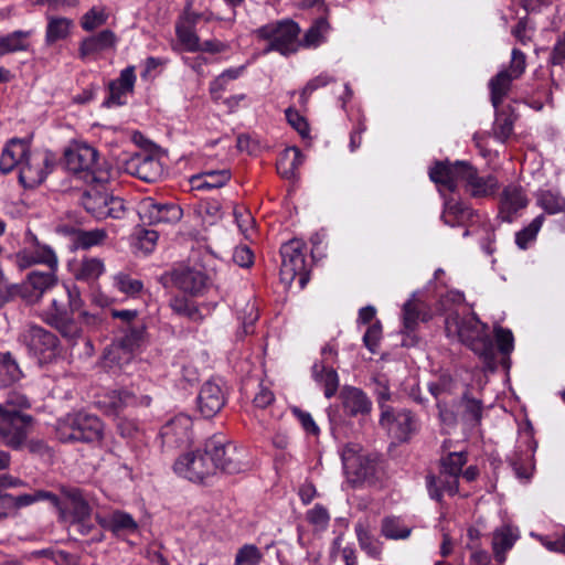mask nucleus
<instances>
[{
  "label": "nucleus",
  "instance_id": "50",
  "mask_svg": "<svg viewBox=\"0 0 565 565\" xmlns=\"http://www.w3.org/2000/svg\"><path fill=\"white\" fill-rule=\"evenodd\" d=\"M109 14L104 6H94L81 18V26L86 32H92L106 24Z\"/></svg>",
  "mask_w": 565,
  "mask_h": 565
},
{
  "label": "nucleus",
  "instance_id": "12",
  "mask_svg": "<svg viewBox=\"0 0 565 565\" xmlns=\"http://www.w3.org/2000/svg\"><path fill=\"white\" fill-rule=\"evenodd\" d=\"M55 166V156L50 150H32L22 161L18 180L24 189L42 184Z\"/></svg>",
  "mask_w": 565,
  "mask_h": 565
},
{
  "label": "nucleus",
  "instance_id": "15",
  "mask_svg": "<svg viewBox=\"0 0 565 565\" xmlns=\"http://www.w3.org/2000/svg\"><path fill=\"white\" fill-rule=\"evenodd\" d=\"M74 313L65 302L52 299L51 303L39 313V318L56 329L63 338L74 341L82 333V329L74 319Z\"/></svg>",
  "mask_w": 565,
  "mask_h": 565
},
{
  "label": "nucleus",
  "instance_id": "56",
  "mask_svg": "<svg viewBox=\"0 0 565 565\" xmlns=\"http://www.w3.org/2000/svg\"><path fill=\"white\" fill-rule=\"evenodd\" d=\"M21 292L19 284H12L6 276L4 269L0 264V309L7 303L13 301Z\"/></svg>",
  "mask_w": 565,
  "mask_h": 565
},
{
  "label": "nucleus",
  "instance_id": "14",
  "mask_svg": "<svg viewBox=\"0 0 565 565\" xmlns=\"http://www.w3.org/2000/svg\"><path fill=\"white\" fill-rule=\"evenodd\" d=\"M32 422L30 415L17 409H7L0 405V444L19 449L26 440L28 427Z\"/></svg>",
  "mask_w": 565,
  "mask_h": 565
},
{
  "label": "nucleus",
  "instance_id": "51",
  "mask_svg": "<svg viewBox=\"0 0 565 565\" xmlns=\"http://www.w3.org/2000/svg\"><path fill=\"white\" fill-rule=\"evenodd\" d=\"M544 220V214H540L527 226L516 232L515 244L520 249H526L536 239Z\"/></svg>",
  "mask_w": 565,
  "mask_h": 565
},
{
  "label": "nucleus",
  "instance_id": "62",
  "mask_svg": "<svg viewBox=\"0 0 565 565\" xmlns=\"http://www.w3.org/2000/svg\"><path fill=\"white\" fill-rule=\"evenodd\" d=\"M494 337L502 354H510L513 351L514 338L510 329L498 326L494 328Z\"/></svg>",
  "mask_w": 565,
  "mask_h": 565
},
{
  "label": "nucleus",
  "instance_id": "22",
  "mask_svg": "<svg viewBox=\"0 0 565 565\" xmlns=\"http://www.w3.org/2000/svg\"><path fill=\"white\" fill-rule=\"evenodd\" d=\"M126 171L138 179L151 183L161 175L162 167L158 159L148 153H135L125 163Z\"/></svg>",
  "mask_w": 565,
  "mask_h": 565
},
{
  "label": "nucleus",
  "instance_id": "32",
  "mask_svg": "<svg viewBox=\"0 0 565 565\" xmlns=\"http://www.w3.org/2000/svg\"><path fill=\"white\" fill-rule=\"evenodd\" d=\"M475 216L476 212L469 205L463 202L450 200L445 203L441 220L446 225L454 227L472 221Z\"/></svg>",
  "mask_w": 565,
  "mask_h": 565
},
{
  "label": "nucleus",
  "instance_id": "4",
  "mask_svg": "<svg viewBox=\"0 0 565 565\" xmlns=\"http://www.w3.org/2000/svg\"><path fill=\"white\" fill-rule=\"evenodd\" d=\"M64 160L67 170L87 184H104L110 179L106 161L85 142H73L64 151Z\"/></svg>",
  "mask_w": 565,
  "mask_h": 565
},
{
  "label": "nucleus",
  "instance_id": "58",
  "mask_svg": "<svg viewBox=\"0 0 565 565\" xmlns=\"http://www.w3.org/2000/svg\"><path fill=\"white\" fill-rule=\"evenodd\" d=\"M420 319L424 320L425 318L422 317L418 303L414 299L407 300L403 306L404 328L409 332L414 331Z\"/></svg>",
  "mask_w": 565,
  "mask_h": 565
},
{
  "label": "nucleus",
  "instance_id": "5",
  "mask_svg": "<svg viewBox=\"0 0 565 565\" xmlns=\"http://www.w3.org/2000/svg\"><path fill=\"white\" fill-rule=\"evenodd\" d=\"M341 460L348 481L354 486L375 484L384 476L385 461L377 452H362L356 444H347Z\"/></svg>",
  "mask_w": 565,
  "mask_h": 565
},
{
  "label": "nucleus",
  "instance_id": "45",
  "mask_svg": "<svg viewBox=\"0 0 565 565\" xmlns=\"http://www.w3.org/2000/svg\"><path fill=\"white\" fill-rule=\"evenodd\" d=\"M330 24L324 17L316 19L312 25L306 31L300 45L305 47H317L326 41Z\"/></svg>",
  "mask_w": 565,
  "mask_h": 565
},
{
  "label": "nucleus",
  "instance_id": "55",
  "mask_svg": "<svg viewBox=\"0 0 565 565\" xmlns=\"http://www.w3.org/2000/svg\"><path fill=\"white\" fill-rule=\"evenodd\" d=\"M114 286L120 292L128 296H136L143 288V284L141 280L134 279L128 274L125 273H118L114 276Z\"/></svg>",
  "mask_w": 565,
  "mask_h": 565
},
{
  "label": "nucleus",
  "instance_id": "40",
  "mask_svg": "<svg viewBox=\"0 0 565 565\" xmlns=\"http://www.w3.org/2000/svg\"><path fill=\"white\" fill-rule=\"evenodd\" d=\"M57 269L47 268L46 270H32L26 275V284L42 297L45 291L54 287L57 282Z\"/></svg>",
  "mask_w": 565,
  "mask_h": 565
},
{
  "label": "nucleus",
  "instance_id": "19",
  "mask_svg": "<svg viewBox=\"0 0 565 565\" xmlns=\"http://www.w3.org/2000/svg\"><path fill=\"white\" fill-rule=\"evenodd\" d=\"M31 151L30 139L13 137L7 140L0 153V173L6 175L19 170Z\"/></svg>",
  "mask_w": 565,
  "mask_h": 565
},
{
  "label": "nucleus",
  "instance_id": "57",
  "mask_svg": "<svg viewBox=\"0 0 565 565\" xmlns=\"http://www.w3.org/2000/svg\"><path fill=\"white\" fill-rule=\"evenodd\" d=\"M263 554L254 544L243 545L235 555L234 565H259Z\"/></svg>",
  "mask_w": 565,
  "mask_h": 565
},
{
  "label": "nucleus",
  "instance_id": "2",
  "mask_svg": "<svg viewBox=\"0 0 565 565\" xmlns=\"http://www.w3.org/2000/svg\"><path fill=\"white\" fill-rule=\"evenodd\" d=\"M429 178L450 192L462 183L466 192L476 199L491 196L499 189V181L493 174L480 175L467 161L436 162L429 170Z\"/></svg>",
  "mask_w": 565,
  "mask_h": 565
},
{
  "label": "nucleus",
  "instance_id": "63",
  "mask_svg": "<svg viewBox=\"0 0 565 565\" xmlns=\"http://www.w3.org/2000/svg\"><path fill=\"white\" fill-rule=\"evenodd\" d=\"M381 337L382 327L379 321L369 326L363 335V343L369 349L370 352L376 353Z\"/></svg>",
  "mask_w": 565,
  "mask_h": 565
},
{
  "label": "nucleus",
  "instance_id": "10",
  "mask_svg": "<svg viewBox=\"0 0 565 565\" xmlns=\"http://www.w3.org/2000/svg\"><path fill=\"white\" fill-rule=\"evenodd\" d=\"M23 242L24 246L14 254L15 265L20 270L35 265L58 269V257L53 247L42 243L30 228L25 231Z\"/></svg>",
  "mask_w": 565,
  "mask_h": 565
},
{
  "label": "nucleus",
  "instance_id": "18",
  "mask_svg": "<svg viewBox=\"0 0 565 565\" xmlns=\"http://www.w3.org/2000/svg\"><path fill=\"white\" fill-rule=\"evenodd\" d=\"M173 285L191 296H202L210 285V277L202 268L179 266L171 273Z\"/></svg>",
  "mask_w": 565,
  "mask_h": 565
},
{
  "label": "nucleus",
  "instance_id": "38",
  "mask_svg": "<svg viewBox=\"0 0 565 565\" xmlns=\"http://www.w3.org/2000/svg\"><path fill=\"white\" fill-rule=\"evenodd\" d=\"M134 354L131 350L115 340L104 351V363L110 369H122L132 361Z\"/></svg>",
  "mask_w": 565,
  "mask_h": 565
},
{
  "label": "nucleus",
  "instance_id": "42",
  "mask_svg": "<svg viewBox=\"0 0 565 565\" xmlns=\"http://www.w3.org/2000/svg\"><path fill=\"white\" fill-rule=\"evenodd\" d=\"M303 162V156L299 148L290 147L282 151L277 162L278 172L282 178L290 179Z\"/></svg>",
  "mask_w": 565,
  "mask_h": 565
},
{
  "label": "nucleus",
  "instance_id": "24",
  "mask_svg": "<svg viewBox=\"0 0 565 565\" xmlns=\"http://www.w3.org/2000/svg\"><path fill=\"white\" fill-rule=\"evenodd\" d=\"M526 205L527 199L523 189L516 184H509L501 193L499 217L503 222L511 223L516 213Z\"/></svg>",
  "mask_w": 565,
  "mask_h": 565
},
{
  "label": "nucleus",
  "instance_id": "1",
  "mask_svg": "<svg viewBox=\"0 0 565 565\" xmlns=\"http://www.w3.org/2000/svg\"><path fill=\"white\" fill-rule=\"evenodd\" d=\"M247 468L244 449L237 448L220 434L206 439L202 449L178 458L173 466L179 476L192 482H203L218 469L233 475Z\"/></svg>",
  "mask_w": 565,
  "mask_h": 565
},
{
  "label": "nucleus",
  "instance_id": "37",
  "mask_svg": "<svg viewBox=\"0 0 565 565\" xmlns=\"http://www.w3.org/2000/svg\"><path fill=\"white\" fill-rule=\"evenodd\" d=\"M31 31L17 30L0 36V56L15 52H25L30 47Z\"/></svg>",
  "mask_w": 565,
  "mask_h": 565
},
{
  "label": "nucleus",
  "instance_id": "59",
  "mask_svg": "<svg viewBox=\"0 0 565 565\" xmlns=\"http://www.w3.org/2000/svg\"><path fill=\"white\" fill-rule=\"evenodd\" d=\"M333 82H335V78L327 72H322L318 76L311 78L300 93L301 104H306L313 92Z\"/></svg>",
  "mask_w": 565,
  "mask_h": 565
},
{
  "label": "nucleus",
  "instance_id": "35",
  "mask_svg": "<svg viewBox=\"0 0 565 565\" xmlns=\"http://www.w3.org/2000/svg\"><path fill=\"white\" fill-rule=\"evenodd\" d=\"M518 540L514 530L504 525L493 532L492 550L497 562L501 565L505 561V553L511 550Z\"/></svg>",
  "mask_w": 565,
  "mask_h": 565
},
{
  "label": "nucleus",
  "instance_id": "36",
  "mask_svg": "<svg viewBox=\"0 0 565 565\" xmlns=\"http://www.w3.org/2000/svg\"><path fill=\"white\" fill-rule=\"evenodd\" d=\"M231 171L227 169L210 170L191 179V183L196 190H213L227 184L231 180Z\"/></svg>",
  "mask_w": 565,
  "mask_h": 565
},
{
  "label": "nucleus",
  "instance_id": "47",
  "mask_svg": "<svg viewBox=\"0 0 565 565\" xmlns=\"http://www.w3.org/2000/svg\"><path fill=\"white\" fill-rule=\"evenodd\" d=\"M536 203L547 214H557L565 211V198L553 190H540L536 194Z\"/></svg>",
  "mask_w": 565,
  "mask_h": 565
},
{
  "label": "nucleus",
  "instance_id": "25",
  "mask_svg": "<svg viewBox=\"0 0 565 565\" xmlns=\"http://www.w3.org/2000/svg\"><path fill=\"white\" fill-rule=\"evenodd\" d=\"M95 519L104 530L116 536L132 534L138 530V523L134 516L122 510H115L108 515L96 514Z\"/></svg>",
  "mask_w": 565,
  "mask_h": 565
},
{
  "label": "nucleus",
  "instance_id": "27",
  "mask_svg": "<svg viewBox=\"0 0 565 565\" xmlns=\"http://www.w3.org/2000/svg\"><path fill=\"white\" fill-rule=\"evenodd\" d=\"M61 493L68 501L72 508V516L74 522L87 521L92 514L90 494L77 487H61Z\"/></svg>",
  "mask_w": 565,
  "mask_h": 565
},
{
  "label": "nucleus",
  "instance_id": "61",
  "mask_svg": "<svg viewBox=\"0 0 565 565\" xmlns=\"http://www.w3.org/2000/svg\"><path fill=\"white\" fill-rule=\"evenodd\" d=\"M245 71V66L231 67L223 71L211 84V93L215 94L216 92H221L225 89V85L228 81H233L238 78L243 72Z\"/></svg>",
  "mask_w": 565,
  "mask_h": 565
},
{
  "label": "nucleus",
  "instance_id": "60",
  "mask_svg": "<svg viewBox=\"0 0 565 565\" xmlns=\"http://www.w3.org/2000/svg\"><path fill=\"white\" fill-rule=\"evenodd\" d=\"M179 41L189 52H198L201 50L200 39L194 29L190 25H181L175 29Z\"/></svg>",
  "mask_w": 565,
  "mask_h": 565
},
{
  "label": "nucleus",
  "instance_id": "46",
  "mask_svg": "<svg viewBox=\"0 0 565 565\" xmlns=\"http://www.w3.org/2000/svg\"><path fill=\"white\" fill-rule=\"evenodd\" d=\"M105 271L104 262L97 257H85L75 271V278L82 281H95Z\"/></svg>",
  "mask_w": 565,
  "mask_h": 565
},
{
  "label": "nucleus",
  "instance_id": "17",
  "mask_svg": "<svg viewBox=\"0 0 565 565\" xmlns=\"http://www.w3.org/2000/svg\"><path fill=\"white\" fill-rule=\"evenodd\" d=\"M380 424L387 428L399 441H406L416 427V422L411 411H395L388 405H381Z\"/></svg>",
  "mask_w": 565,
  "mask_h": 565
},
{
  "label": "nucleus",
  "instance_id": "23",
  "mask_svg": "<svg viewBox=\"0 0 565 565\" xmlns=\"http://www.w3.org/2000/svg\"><path fill=\"white\" fill-rule=\"evenodd\" d=\"M225 395L220 384L214 381L205 382L198 395V408L203 417L212 418L225 405Z\"/></svg>",
  "mask_w": 565,
  "mask_h": 565
},
{
  "label": "nucleus",
  "instance_id": "44",
  "mask_svg": "<svg viewBox=\"0 0 565 565\" xmlns=\"http://www.w3.org/2000/svg\"><path fill=\"white\" fill-rule=\"evenodd\" d=\"M515 116L507 109H495V119L493 122V136L500 142H505L513 132Z\"/></svg>",
  "mask_w": 565,
  "mask_h": 565
},
{
  "label": "nucleus",
  "instance_id": "9",
  "mask_svg": "<svg viewBox=\"0 0 565 565\" xmlns=\"http://www.w3.org/2000/svg\"><path fill=\"white\" fill-rule=\"evenodd\" d=\"M306 243L297 238L281 245L280 279L284 284L291 285L297 279L300 289L307 286L310 274L306 262Z\"/></svg>",
  "mask_w": 565,
  "mask_h": 565
},
{
  "label": "nucleus",
  "instance_id": "39",
  "mask_svg": "<svg viewBox=\"0 0 565 565\" xmlns=\"http://www.w3.org/2000/svg\"><path fill=\"white\" fill-rule=\"evenodd\" d=\"M73 20L65 17H49L45 31V43L52 45L65 40L73 28Z\"/></svg>",
  "mask_w": 565,
  "mask_h": 565
},
{
  "label": "nucleus",
  "instance_id": "29",
  "mask_svg": "<svg viewBox=\"0 0 565 565\" xmlns=\"http://www.w3.org/2000/svg\"><path fill=\"white\" fill-rule=\"evenodd\" d=\"M458 409L460 420L465 425L477 427L481 424L483 415L482 401L473 397L469 388L462 393L458 402Z\"/></svg>",
  "mask_w": 565,
  "mask_h": 565
},
{
  "label": "nucleus",
  "instance_id": "41",
  "mask_svg": "<svg viewBox=\"0 0 565 565\" xmlns=\"http://www.w3.org/2000/svg\"><path fill=\"white\" fill-rule=\"evenodd\" d=\"M73 243L78 249H89L95 246H100L108 238V232L105 228L93 230H73Z\"/></svg>",
  "mask_w": 565,
  "mask_h": 565
},
{
  "label": "nucleus",
  "instance_id": "6",
  "mask_svg": "<svg viewBox=\"0 0 565 565\" xmlns=\"http://www.w3.org/2000/svg\"><path fill=\"white\" fill-rule=\"evenodd\" d=\"M104 424L99 417L86 412L66 415L58 422L57 436L63 443L100 444L104 439Z\"/></svg>",
  "mask_w": 565,
  "mask_h": 565
},
{
  "label": "nucleus",
  "instance_id": "43",
  "mask_svg": "<svg viewBox=\"0 0 565 565\" xmlns=\"http://www.w3.org/2000/svg\"><path fill=\"white\" fill-rule=\"evenodd\" d=\"M169 306L173 313L184 317L193 322H201L204 319L199 306L185 297L175 296L171 298Z\"/></svg>",
  "mask_w": 565,
  "mask_h": 565
},
{
  "label": "nucleus",
  "instance_id": "7",
  "mask_svg": "<svg viewBox=\"0 0 565 565\" xmlns=\"http://www.w3.org/2000/svg\"><path fill=\"white\" fill-rule=\"evenodd\" d=\"M300 31L297 22L284 19L262 25L255 30V34L258 39L268 42L265 53L275 51L288 56L298 51Z\"/></svg>",
  "mask_w": 565,
  "mask_h": 565
},
{
  "label": "nucleus",
  "instance_id": "8",
  "mask_svg": "<svg viewBox=\"0 0 565 565\" xmlns=\"http://www.w3.org/2000/svg\"><path fill=\"white\" fill-rule=\"evenodd\" d=\"M20 341L26 348L28 354L38 364H50L60 354L61 343L56 334L45 328L30 323L20 334Z\"/></svg>",
  "mask_w": 565,
  "mask_h": 565
},
{
  "label": "nucleus",
  "instance_id": "13",
  "mask_svg": "<svg viewBox=\"0 0 565 565\" xmlns=\"http://www.w3.org/2000/svg\"><path fill=\"white\" fill-rule=\"evenodd\" d=\"M83 207L97 220H120L126 215L125 202L119 196L92 188L81 196Z\"/></svg>",
  "mask_w": 565,
  "mask_h": 565
},
{
  "label": "nucleus",
  "instance_id": "33",
  "mask_svg": "<svg viewBox=\"0 0 565 565\" xmlns=\"http://www.w3.org/2000/svg\"><path fill=\"white\" fill-rule=\"evenodd\" d=\"M413 532V526L405 523L402 516L386 515L381 520L380 533L386 540L404 541Z\"/></svg>",
  "mask_w": 565,
  "mask_h": 565
},
{
  "label": "nucleus",
  "instance_id": "54",
  "mask_svg": "<svg viewBox=\"0 0 565 565\" xmlns=\"http://www.w3.org/2000/svg\"><path fill=\"white\" fill-rule=\"evenodd\" d=\"M440 462V471H443V473L460 476L462 467L467 462V456L462 451L450 452L446 457L441 458Z\"/></svg>",
  "mask_w": 565,
  "mask_h": 565
},
{
  "label": "nucleus",
  "instance_id": "28",
  "mask_svg": "<svg viewBox=\"0 0 565 565\" xmlns=\"http://www.w3.org/2000/svg\"><path fill=\"white\" fill-rule=\"evenodd\" d=\"M118 42L116 33L109 29L83 39L79 43L78 55L82 60L106 50L115 49Z\"/></svg>",
  "mask_w": 565,
  "mask_h": 565
},
{
  "label": "nucleus",
  "instance_id": "64",
  "mask_svg": "<svg viewBox=\"0 0 565 565\" xmlns=\"http://www.w3.org/2000/svg\"><path fill=\"white\" fill-rule=\"evenodd\" d=\"M287 121L298 131V134L306 138L309 136V125L303 116H301L296 109L288 108L285 111Z\"/></svg>",
  "mask_w": 565,
  "mask_h": 565
},
{
  "label": "nucleus",
  "instance_id": "34",
  "mask_svg": "<svg viewBox=\"0 0 565 565\" xmlns=\"http://www.w3.org/2000/svg\"><path fill=\"white\" fill-rule=\"evenodd\" d=\"M313 380L324 390V396L331 398L339 387V376L332 366H327L323 361L316 362L312 367Z\"/></svg>",
  "mask_w": 565,
  "mask_h": 565
},
{
  "label": "nucleus",
  "instance_id": "3",
  "mask_svg": "<svg viewBox=\"0 0 565 565\" xmlns=\"http://www.w3.org/2000/svg\"><path fill=\"white\" fill-rule=\"evenodd\" d=\"M445 330L448 337L458 338L461 343L472 350L488 370L497 369L495 348L488 333V326L482 323L475 313L461 316L455 311L449 312L445 320Z\"/></svg>",
  "mask_w": 565,
  "mask_h": 565
},
{
  "label": "nucleus",
  "instance_id": "20",
  "mask_svg": "<svg viewBox=\"0 0 565 565\" xmlns=\"http://www.w3.org/2000/svg\"><path fill=\"white\" fill-rule=\"evenodd\" d=\"M150 403V396H137L134 392L126 388L110 391L98 401V404L105 408L106 413L116 415L126 407L149 406Z\"/></svg>",
  "mask_w": 565,
  "mask_h": 565
},
{
  "label": "nucleus",
  "instance_id": "48",
  "mask_svg": "<svg viewBox=\"0 0 565 565\" xmlns=\"http://www.w3.org/2000/svg\"><path fill=\"white\" fill-rule=\"evenodd\" d=\"M146 335V327L141 322L128 324L122 337L117 342L131 350L134 353L141 347Z\"/></svg>",
  "mask_w": 565,
  "mask_h": 565
},
{
  "label": "nucleus",
  "instance_id": "21",
  "mask_svg": "<svg viewBox=\"0 0 565 565\" xmlns=\"http://www.w3.org/2000/svg\"><path fill=\"white\" fill-rule=\"evenodd\" d=\"M160 435L169 447L186 446L192 439V420L188 415L180 414L161 428Z\"/></svg>",
  "mask_w": 565,
  "mask_h": 565
},
{
  "label": "nucleus",
  "instance_id": "31",
  "mask_svg": "<svg viewBox=\"0 0 565 565\" xmlns=\"http://www.w3.org/2000/svg\"><path fill=\"white\" fill-rule=\"evenodd\" d=\"M459 476L446 475L440 471L438 477L427 476L426 483L431 499L440 501L443 493L455 495L458 492Z\"/></svg>",
  "mask_w": 565,
  "mask_h": 565
},
{
  "label": "nucleus",
  "instance_id": "11",
  "mask_svg": "<svg viewBox=\"0 0 565 565\" xmlns=\"http://www.w3.org/2000/svg\"><path fill=\"white\" fill-rule=\"evenodd\" d=\"M526 55L519 49H512L511 61L508 68L501 70L489 81L490 100L498 109L511 90L513 81L520 78L525 72Z\"/></svg>",
  "mask_w": 565,
  "mask_h": 565
},
{
  "label": "nucleus",
  "instance_id": "49",
  "mask_svg": "<svg viewBox=\"0 0 565 565\" xmlns=\"http://www.w3.org/2000/svg\"><path fill=\"white\" fill-rule=\"evenodd\" d=\"M134 247L136 250L147 255L153 252L159 234L154 230H148L143 227L136 228L134 233Z\"/></svg>",
  "mask_w": 565,
  "mask_h": 565
},
{
  "label": "nucleus",
  "instance_id": "16",
  "mask_svg": "<svg viewBox=\"0 0 565 565\" xmlns=\"http://www.w3.org/2000/svg\"><path fill=\"white\" fill-rule=\"evenodd\" d=\"M138 213L145 223L156 224H175L183 215L180 205L173 202H157L152 198H145L138 206Z\"/></svg>",
  "mask_w": 565,
  "mask_h": 565
},
{
  "label": "nucleus",
  "instance_id": "52",
  "mask_svg": "<svg viewBox=\"0 0 565 565\" xmlns=\"http://www.w3.org/2000/svg\"><path fill=\"white\" fill-rule=\"evenodd\" d=\"M2 372L7 375L6 384L18 382L22 377V371L10 352L0 353V374Z\"/></svg>",
  "mask_w": 565,
  "mask_h": 565
},
{
  "label": "nucleus",
  "instance_id": "53",
  "mask_svg": "<svg viewBox=\"0 0 565 565\" xmlns=\"http://www.w3.org/2000/svg\"><path fill=\"white\" fill-rule=\"evenodd\" d=\"M535 29V24L525 15L519 19L518 23L512 28L511 34L520 44L527 45L533 40Z\"/></svg>",
  "mask_w": 565,
  "mask_h": 565
},
{
  "label": "nucleus",
  "instance_id": "30",
  "mask_svg": "<svg viewBox=\"0 0 565 565\" xmlns=\"http://www.w3.org/2000/svg\"><path fill=\"white\" fill-rule=\"evenodd\" d=\"M354 532L360 548L371 558L380 561L383 554V543L376 539L366 522L359 521L354 525Z\"/></svg>",
  "mask_w": 565,
  "mask_h": 565
},
{
  "label": "nucleus",
  "instance_id": "26",
  "mask_svg": "<svg viewBox=\"0 0 565 565\" xmlns=\"http://www.w3.org/2000/svg\"><path fill=\"white\" fill-rule=\"evenodd\" d=\"M344 412L352 416L367 415L372 409V402L359 387L344 385L339 394Z\"/></svg>",
  "mask_w": 565,
  "mask_h": 565
}]
</instances>
